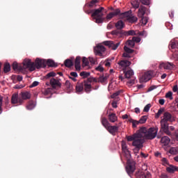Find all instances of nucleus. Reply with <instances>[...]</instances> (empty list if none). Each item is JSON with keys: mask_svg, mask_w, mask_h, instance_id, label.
<instances>
[{"mask_svg": "<svg viewBox=\"0 0 178 178\" xmlns=\"http://www.w3.org/2000/svg\"><path fill=\"white\" fill-rule=\"evenodd\" d=\"M75 90H76V92H81L83 90H84V88L81 83H78L75 88Z\"/></svg>", "mask_w": 178, "mask_h": 178, "instance_id": "nucleus-36", "label": "nucleus"}, {"mask_svg": "<svg viewBox=\"0 0 178 178\" xmlns=\"http://www.w3.org/2000/svg\"><path fill=\"white\" fill-rule=\"evenodd\" d=\"M145 33V31H143V32L137 31L136 33L137 35H139V36H144Z\"/></svg>", "mask_w": 178, "mask_h": 178, "instance_id": "nucleus-64", "label": "nucleus"}, {"mask_svg": "<svg viewBox=\"0 0 178 178\" xmlns=\"http://www.w3.org/2000/svg\"><path fill=\"white\" fill-rule=\"evenodd\" d=\"M24 101L19 96L17 92H15L11 97V104H23Z\"/></svg>", "mask_w": 178, "mask_h": 178, "instance_id": "nucleus-8", "label": "nucleus"}, {"mask_svg": "<svg viewBox=\"0 0 178 178\" xmlns=\"http://www.w3.org/2000/svg\"><path fill=\"white\" fill-rule=\"evenodd\" d=\"M121 15L123 16V17H127V20L129 22V23H135L137 22V17L136 16L130 15V13L129 12H125Z\"/></svg>", "mask_w": 178, "mask_h": 178, "instance_id": "nucleus-13", "label": "nucleus"}, {"mask_svg": "<svg viewBox=\"0 0 178 178\" xmlns=\"http://www.w3.org/2000/svg\"><path fill=\"white\" fill-rule=\"evenodd\" d=\"M159 68H164L166 70H172L175 68V65L170 62L162 63L159 65Z\"/></svg>", "mask_w": 178, "mask_h": 178, "instance_id": "nucleus-16", "label": "nucleus"}, {"mask_svg": "<svg viewBox=\"0 0 178 178\" xmlns=\"http://www.w3.org/2000/svg\"><path fill=\"white\" fill-rule=\"evenodd\" d=\"M135 43L136 42L134 41L129 40L128 42H127V45H128L129 47H134Z\"/></svg>", "mask_w": 178, "mask_h": 178, "instance_id": "nucleus-49", "label": "nucleus"}, {"mask_svg": "<svg viewBox=\"0 0 178 178\" xmlns=\"http://www.w3.org/2000/svg\"><path fill=\"white\" fill-rule=\"evenodd\" d=\"M31 64H33L34 70H35V68L37 70H39L42 67H46L45 60L40 59V58H36L35 62L31 61Z\"/></svg>", "mask_w": 178, "mask_h": 178, "instance_id": "nucleus-7", "label": "nucleus"}, {"mask_svg": "<svg viewBox=\"0 0 178 178\" xmlns=\"http://www.w3.org/2000/svg\"><path fill=\"white\" fill-rule=\"evenodd\" d=\"M131 5L134 8H139V3L136 0L131 1Z\"/></svg>", "mask_w": 178, "mask_h": 178, "instance_id": "nucleus-47", "label": "nucleus"}, {"mask_svg": "<svg viewBox=\"0 0 178 178\" xmlns=\"http://www.w3.org/2000/svg\"><path fill=\"white\" fill-rule=\"evenodd\" d=\"M123 72H124V74H125L126 79H131L134 74V71L131 70H129L128 71H126V70H124Z\"/></svg>", "mask_w": 178, "mask_h": 178, "instance_id": "nucleus-27", "label": "nucleus"}, {"mask_svg": "<svg viewBox=\"0 0 178 178\" xmlns=\"http://www.w3.org/2000/svg\"><path fill=\"white\" fill-rule=\"evenodd\" d=\"M127 140L132 141V146L135 147L137 151H139L144 147L145 139L141 135H134L127 136Z\"/></svg>", "mask_w": 178, "mask_h": 178, "instance_id": "nucleus-3", "label": "nucleus"}, {"mask_svg": "<svg viewBox=\"0 0 178 178\" xmlns=\"http://www.w3.org/2000/svg\"><path fill=\"white\" fill-rule=\"evenodd\" d=\"M163 112H164L163 108H159L158 113H156V118L158 119L159 118H160L161 115L163 114Z\"/></svg>", "mask_w": 178, "mask_h": 178, "instance_id": "nucleus-45", "label": "nucleus"}, {"mask_svg": "<svg viewBox=\"0 0 178 178\" xmlns=\"http://www.w3.org/2000/svg\"><path fill=\"white\" fill-rule=\"evenodd\" d=\"M81 61V58L79 56H77L74 60V66L75 70L79 71L81 66H80V62Z\"/></svg>", "mask_w": 178, "mask_h": 178, "instance_id": "nucleus-22", "label": "nucleus"}, {"mask_svg": "<svg viewBox=\"0 0 178 178\" xmlns=\"http://www.w3.org/2000/svg\"><path fill=\"white\" fill-rule=\"evenodd\" d=\"M140 2L143 3V5H149V0H140Z\"/></svg>", "mask_w": 178, "mask_h": 178, "instance_id": "nucleus-57", "label": "nucleus"}, {"mask_svg": "<svg viewBox=\"0 0 178 178\" xmlns=\"http://www.w3.org/2000/svg\"><path fill=\"white\" fill-rule=\"evenodd\" d=\"M108 77H109L108 74H105V76L102 75L101 76H99L98 77L99 83H101L102 84L106 83Z\"/></svg>", "mask_w": 178, "mask_h": 178, "instance_id": "nucleus-25", "label": "nucleus"}, {"mask_svg": "<svg viewBox=\"0 0 178 178\" xmlns=\"http://www.w3.org/2000/svg\"><path fill=\"white\" fill-rule=\"evenodd\" d=\"M122 57L123 58H131V55H130V53H124L122 54Z\"/></svg>", "mask_w": 178, "mask_h": 178, "instance_id": "nucleus-61", "label": "nucleus"}, {"mask_svg": "<svg viewBox=\"0 0 178 178\" xmlns=\"http://www.w3.org/2000/svg\"><path fill=\"white\" fill-rule=\"evenodd\" d=\"M65 88L69 91L73 89V86H72L71 83L69 81H65Z\"/></svg>", "mask_w": 178, "mask_h": 178, "instance_id": "nucleus-40", "label": "nucleus"}, {"mask_svg": "<svg viewBox=\"0 0 178 178\" xmlns=\"http://www.w3.org/2000/svg\"><path fill=\"white\" fill-rule=\"evenodd\" d=\"M10 71V65L8 63L4 64L3 72L4 73H8Z\"/></svg>", "mask_w": 178, "mask_h": 178, "instance_id": "nucleus-37", "label": "nucleus"}, {"mask_svg": "<svg viewBox=\"0 0 178 178\" xmlns=\"http://www.w3.org/2000/svg\"><path fill=\"white\" fill-rule=\"evenodd\" d=\"M88 60H90V62L92 64H95L96 63V60L95 58H93L92 57H90L88 58Z\"/></svg>", "mask_w": 178, "mask_h": 178, "instance_id": "nucleus-60", "label": "nucleus"}, {"mask_svg": "<svg viewBox=\"0 0 178 178\" xmlns=\"http://www.w3.org/2000/svg\"><path fill=\"white\" fill-rule=\"evenodd\" d=\"M96 3H97V1H96V0L91 1L90 3V7H93Z\"/></svg>", "mask_w": 178, "mask_h": 178, "instance_id": "nucleus-62", "label": "nucleus"}, {"mask_svg": "<svg viewBox=\"0 0 178 178\" xmlns=\"http://www.w3.org/2000/svg\"><path fill=\"white\" fill-rule=\"evenodd\" d=\"M82 63L85 66H88L89 65V60L86 58L85 57H83L82 58Z\"/></svg>", "mask_w": 178, "mask_h": 178, "instance_id": "nucleus-53", "label": "nucleus"}, {"mask_svg": "<svg viewBox=\"0 0 178 178\" xmlns=\"http://www.w3.org/2000/svg\"><path fill=\"white\" fill-rule=\"evenodd\" d=\"M122 152L124 153V155H125L127 159H128V164L126 166L127 173H128L129 177H131L136 170V163H134V161H129L131 159L130 151H125Z\"/></svg>", "mask_w": 178, "mask_h": 178, "instance_id": "nucleus-5", "label": "nucleus"}, {"mask_svg": "<svg viewBox=\"0 0 178 178\" xmlns=\"http://www.w3.org/2000/svg\"><path fill=\"white\" fill-rule=\"evenodd\" d=\"M158 128L157 127H150L148 129L145 127H142L138 131L136 134H134L135 135L141 136L143 138H145L146 140H153L156 137L158 138V139H160V136L156 134H158Z\"/></svg>", "mask_w": 178, "mask_h": 178, "instance_id": "nucleus-1", "label": "nucleus"}, {"mask_svg": "<svg viewBox=\"0 0 178 178\" xmlns=\"http://www.w3.org/2000/svg\"><path fill=\"white\" fill-rule=\"evenodd\" d=\"M64 66L66 67H71L73 66V61H72L70 59L65 60V61H64Z\"/></svg>", "mask_w": 178, "mask_h": 178, "instance_id": "nucleus-35", "label": "nucleus"}, {"mask_svg": "<svg viewBox=\"0 0 178 178\" xmlns=\"http://www.w3.org/2000/svg\"><path fill=\"white\" fill-rule=\"evenodd\" d=\"M147 115H143L142 117H140V119L139 120V123H140V124H145V122H147Z\"/></svg>", "mask_w": 178, "mask_h": 178, "instance_id": "nucleus-42", "label": "nucleus"}, {"mask_svg": "<svg viewBox=\"0 0 178 178\" xmlns=\"http://www.w3.org/2000/svg\"><path fill=\"white\" fill-rule=\"evenodd\" d=\"M143 78L144 82L149 81L151 79V78H152V72L148 71L147 72L145 73V74H143Z\"/></svg>", "mask_w": 178, "mask_h": 178, "instance_id": "nucleus-21", "label": "nucleus"}, {"mask_svg": "<svg viewBox=\"0 0 178 178\" xmlns=\"http://www.w3.org/2000/svg\"><path fill=\"white\" fill-rule=\"evenodd\" d=\"M24 88V85H16L14 86V88L15 89H22V88Z\"/></svg>", "mask_w": 178, "mask_h": 178, "instance_id": "nucleus-59", "label": "nucleus"}, {"mask_svg": "<svg viewBox=\"0 0 178 178\" xmlns=\"http://www.w3.org/2000/svg\"><path fill=\"white\" fill-rule=\"evenodd\" d=\"M19 97L24 101L28 100L31 98V93L29 92H22L19 93Z\"/></svg>", "mask_w": 178, "mask_h": 178, "instance_id": "nucleus-19", "label": "nucleus"}, {"mask_svg": "<svg viewBox=\"0 0 178 178\" xmlns=\"http://www.w3.org/2000/svg\"><path fill=\"white\" fill-rule=\"evenodd\" d=\"M50 86H51L54 89H58L62 86V83H60L59 80H57L55 78H51V79H50Z\"/></svg>", "mask_w": 178, "mask_h": 178, "instance_id": "nucleus-15", "label": "nucleus"}, {"mask_svg": "<svg viewBox=\"0 0 178 178\" xmlns=\"http://www.w3.org/2000/svg\"><path fill=\"white\" fill-rule=\"evenodd\" d=\"M128 122L129 123H132V128H134V129L136 128L137 125L141 124V123L139 122L138 121L135 120L131 119V118H129Z\"/></svg>", "mask_w": 178, "mask_h": 178, "instance_id": "nucleus-28", "label": "nucleus"}, {"mask_svg": "<svg viewBox=\"0 0 178 178\" xmlns=\"http://www.w3.org/2000/svg\"><path fill=\"white\" fill-rule=\"evenodd\" d=\"M35 102L33 101H30L26 106V108H27L28 111H32L33 108H35Z\"/></svg>", "mask_w": 178, "mask_h": 178, "instance_id": "nucleus-29", "label": "nucleus"}, {"mask_svg": "<svg viewBox=\"0 0 178 178\" xmlns=\"http://www.w3.org/2000/svg\"><path fill=\"white\" fill-rule=\"evenodd\" d=\"M169 153L172 155L178 154V147H171L169 150Z\"/></svg>", "mask_w": 178, "mask_h": 178, "instance_id": "nucleus-38", "label": "nucleus"}, {"mask_svg": "<svg viewBox=\"0 0 178 178\" xmlns=\"http://www.w3.org/2000/svg\"><path fill=\"white\" fill-rule=\"evenodd\" d=\"M166 170L169 173H174L175 172L178 171V168L177 166L170 165L169 167L166 168Z\"/></svg>", "mask_w": 178, "mask_h": 178, "instance_id": "nucleus-24", "label": "nucleus"}, {"mask_svg": "<svg viewBox=\"0 0 178 178\" xmlns=\"http://www.w3.org/2000/svg\"><path fill=\"white\" fill-rule=\"evenodd\" d=\"M104 10V7H99L98 9L93 10L91 16L95 19L97 24H101L104 22V18H103L104 14L102 13Z\"/></svg>", "mask_w": 178, "mask_h": 178, "instance_id": "nucleus-6", "label": "nucleus"}, {"mask_svg": "<svg viewBox=\"0 0 178 178\" xmlns=\"http://www.w3.org/2000/svg\"><path fill=\"white\" fill-rule=\"evenodd\" d=\"M135 82H136L135 79H132L129 80L128 82H127V83L128 84L129 86H132Z\"/></svg>", "mask_w": 178, "mask_h": 178, "instance_id": "nucleus-56", "label": "nucleus"}, {"mask_svg": "<svg viewBox=\"0 0 178 178\" xmlns=\"http://www.w3.org/2000/svg\"><path fill=\"white\" fill-rule=\"evenodd\" d=\"M101 123L104 127L111 126L108 120L105 117H102Z\"/></svg>", "mask_w": 178, "mask_h": 178, "instance_id": "nucleus-30", "label": "nucleus"}, {"mask_svg": "<svg viewBox=\"0 0 178 178\" xmlns=\"http://www.w3.org/2000/svg\"><path fill=\"white\" fill-rule=\"evenodd\" d=\"M104 128L108 131V133H110L111 135L116 136V134L119 132L120 127L115 124L114 126L109 125L105 127Z\"/></svg>", "mask_w": 178, "mask_h": 178, "instance_id": "nucleus-10", "label": "nucleus"}, {"mask_svg": "<svg viewBox=\"0 0 178 178\" xmlns=\"http://www.w3.org/2000/svg\"><path fill=\"white\" fill-rule=\"evenodd\" d=\"M108 120L111 123H115L118 120V117L115 113H110L109 115H108Z\"/></svg>", "mask_w": 178, "mask_h": 178, "instance_id": "nucleus-20", "label": "nucleus"}, {"mask_svg": "<svg viewBox=\"0 0 178 178\" xmlns=\"http://www.w3.org/2000/svg\"><path fill=\"white\" fill-rule=\"evenodd\" d=\"M140 23H142L143 25H147V23L148 22V19L147 17H145L143 16V17H140Z\"/></svg>", "mask_w": 178, "mask_h": 178, "instance_id": "nucleus-46", "label": "nucleus"}, {"mask_svg": "<svg viewBox=\"0 0 178 178\" xmlns=\"http://www.w3.org/2000/svg\"><path fill=\"white\" fill-rule=\"evenodd\" d=\"M103 44L105 46H107L108 47L111 48V49H113L114 51L116 50L119 47V46L120 45V42L116 43L113 41H110V40L104 41L103 42Z\"/></svg>", "mask_w": 178, "mask_h": 178, "instance_id": "nucleus-9", "label": "nucleus"}, {"mask_svg": "<svg viewBox=\"0 0 178 178\" xmlns=\"http://www.w3.org/2000/svg\"><path fill=\"white\" fill-rule=\"evenodd\" d=\"M70 75H71L74 78H76L77 77V73L74 72H72L70 73Z\"/></svg>", "mask_w": 178, "mask_h": 178, "instance_id": "nucleus-63", "label": "nucleus"}, {"mask_svg": "<svg viewBox=\"0 0 178 178\" xmlns=\"http://www.w3.org/2000/svg\"><path fill=\"white\" fill-rule=\"evenodd\" d=\"M91 83H92L91 82H88L87 81H83L80 84H82L85 92L86 93L89 94L90 92H92V86Z\"/></svg>", "mask_w": 178, "mask_h": 178, "instance_id": "nucleus-14", "label": "nucleus"}, {"mask_svg": "<svg viewBox=\"0 0 178 178\" xmlns=\"http://www.w3.org/2000/svg\"><path fill=\"white\" fill-rule=\"evenodd\" d=\"M55 76H56V74L54 72H49V74H47L46 75V78L49 79V78H51V77H54Z\"/></svg>", "mask_w": 178, "mask_h": 178, "instance_id": "nucleus-52", "label": "nucleus"}, {"mask_svg": "<svg viewBox=\"0 0 178 178\" xmlns=\"http://www.w3.org/2000/svg\"><path fill=\"white\" fill-rule=\"evenodd\" d=\"M83 79L88 78L90 76V72H82L79 74Z\"/></svg>", "mask_w": 178, "mask_h": 178, "instance_id": "nucleus-41", "label": "nucleus"}, {"mask_svg": "<svg viewBox=\"0 0 178 178\" xmlns=\"http://www.w3.org/2000/svg\"><path fill=\"white\" fill-rule=\"evenodd\" d=\"M13 70H19V72L24 71L29 69L31 72L35 71V67H33V64H31L30 59H25L22 64H17V62L13 63L12 65Z\"/></svg>", "mask_w": 178, "mask_h": 178, "instance_id": "nucleus-4", "label": "nucleus"}, {"mask_svg": "<svg viewBox=\"0 0 178 178\" xmlns=\"http://www.w3.org/2000/svg\"><path fill=\"white\" fill-rule=\"evenodd\" d=\"M146 10H147V8H145V6H140L138 10V17H144Z\"/></svg>", "mask_w": 178, "mask_h": 178, "instance_id": "nucleus-23", "label": "nucleus"}, {"mask_svg": "<svg viewBox=\"0 0 178 178\" xmlns=\"http://www.w3.org/2000/svg\"><path fill=\"white\" fill-rule=\"evenodd\" d=\"M85 81L90 82V83H92V82L99 83V78L90 77L86 79Z\"/></svg>", "mask_w": 178, "mask_h": 178, "instance_id": "nucleus-39", "label": "nucleus"}, {"mask_svg": "<svg viewBox=\"0 0 178 178\" xmlns=\"http://www.w3.org/2000/svg\"><path fill=\"white\" fill-rule=\"evenodd\" d=\"M111 10H113V12H111L110 13H108L106 15V19L107 20H111L115 17H117L118 15H120V10L119 8L115 9L113 8H111Z\"/></svg>", "mask_w": 178, "mask_h": 178, "instance_id": "nucleus-12", "label": "nucleus"}, {"mask_svg": "<svg viewBox=\"0 0 178 178\" xmlns=\"http://www.w3.org/2000/svg\"><path fill=\"white\" fill-rule=\"evenodd\" d=\"M104 51H106V47L103 45L99 44L94 48V53L95 54V56L102 57Z\"/></svg>", "mask_w": 178, "mask_h": 178, "instance_id": "nucleus-11", "label": "nucleus"}, {"mask_svg": "<svg viewBox=\"0 0 178 178\" xmlns=\"http://www.w3.org/2000/svg\"><path fill=\"white\" fill-rule=\"evenodd\" d=\"M175 121V118L173 115H172L170 113H163V117H162V119L161 120V127L162 131H163V132L168 136L171 135V132H170L168 129L169 123H172Z\"/></svg>", "mask_w": 178, "mask_h": 178, "instance_id": "nucleus-2", "label": "nucleus"}, {"mask_svg": "<svg viewBox=\"0 0 178 178\" xmlns=\"http://www.w3.org/2000/svg\"><path fill=\"white\" fill-rule=\"evenodd\" d=\"M165 97L169 98L170 100H172V92L171 91L167 92L166 95H165Z\"/></svg>", "mask_w": 178, "mask_h": 178, "instance_id": "nucleus-51", "label": "nucleus"}, {"mask_svg": "<svg viewBox=\"0 0 178 178\" xmlns=\"http://www.w3.org/2000/svg\"><path fill=\"white\" fill-rule=\"evenodd\" d=\"M124 51H125V53L127 54H133L134 50L129 48L127 46L124 47Z\"/></svg>", "mask_w": 178, "mask_h": 178, "instance_id": "nucleus-44", "label": "nucleus"}, {"mask_svg": "<svg viewBox=\"0 0 178 178\" xmlns=\"http://www.w3.org/2000/svg\"><path fill=\"white\" fill-rule=\"evenodd\" d=\"M47 66L50 67H57V64L52 60L49 59L47 61Z\"/></svg>", "mask_w": 178, "mask_h": 178, "instance_id": "nucleus-34", "label": "nucleus"}, {"mask_svg": "<svg viewBox=\"0 0 178 178\" xmlns=\"http://www.w3.org/2000/svg\"><path fill=\"white\" fill-rule=\"evenodd\" d=\"M38 84H39V82L33 81V83H31V85L30 86V88H33L37 87Z\"/></svg>", "mask_w": 178, "mask_h": 178, "instance_id": "nucleus-58", "label": "nucleus"}, {"mask_svg": "<svg viewBox=\"0 0 178 178\" xmlns=\"http://www.w3.org/2000/svg\"><path fill=\"white\" fill-rule=\"evenodd\" d=\"M131 64V63L128 60H120V62H118V65H120L123 70H126V69L129 67Z\"/></svg>", "mask_w": 178, "mask_h": 178, "instance_id": "nucleus-17", "label": "nucleus"}, {"mask_svg": "<svg viewBox=\"0 0 178 178\" xmlns=\"http://www.w3.org/2000/svg\"><path fill=\"white\" fill-rule=\"evenodd\" d=\"M121 147H122V152H126V151H129L128 147H127V145L126 144V143L124 141L122 142Z\"/></svg>", "mask_w": 178, "mask_h": 178, "instance_id": "nucleus-43", "label": "nucleus"}, {"mask_svg": "<svg viewBox=\"0 0 178 178\" xmlns=\"http://www.w3.org/2000/svg\"><path fill=\"white\" fill-rule=\"evenodd\" d=\"M51 93V88H47V89H44V90L43 91V94L44 96H48Z\"/></svg>", "mask_w": 178, "mask_h": 178, "instance_id": "nucleus-48", "label": "nucleus"}, {"mask_svg": "<svg viewBox=\"0 0 178 178\" xmlns=\"http://www.w3.org/2000/svg\"><path fill=\"white\" fill-rule=\"evenodd\" d=\"M161 143L163 144L164 146H168L170 143V138L167 136H164L163 138H161Z\"/></svg>", "mask_w": 178, "mask_h": 178, "instance_id": "nucleus-31", "label": "nucleus"}, {"mask_svg": "<svg viewBox=\"0 0 178 178\" xmlns=\"http://www.w3.org/2000/svg\"><path fill=\"white\" fill-rule=\"evenodd\" d=\"M169 47L172 49H175L178 47V42L175 40L170 41V44H169Z\"/></svg>", "mask_w": 178, "mask_h": 178, "instance_id": "nucleus-33", "label": "nucleus"}, {"mask_svg": "<svg viewBox=\"0 0 178 178\" xmlns=\"http://www.w3.org/2000/svg\"><path fill=\"white\" fill-rule=\"evenodd\" d=\"M150 108H151L150 104H146L145 108H143V112L148 113V111H149Z\"/></svg>", "mask_w": 178, "mask_h": 178, "instance_id": "nucleus-50", "label": "nucleus"}, {"mask_svg": "<svg viewBox=\"0 0 178 178\" xmlns=\"http://www.w3.org/2000/svg\"><path fill=\"white\" fill-rule=\"evenodd\" d=\"M131 40L135 42L136 43H139L141 41V38L139 37H134Z\"/></svg>", "mask_w": 178, "mask_h": 178, "instance_id": "nucleus-54", "label": "nucleus"}, {"mask_svg": "<svg viewBox=\"0 0 178 178\" xmlns=\"http://www.w3.org/2000/svg\"><path fill=\"white\" fill-rule=\"evenodd\" d=\"M137 31L134 30H129V31H124V35L129 36V35H137Z\"/></svg>", "mask_w": 178, "mask_h": 178, "instance_id": "nucleus-32", "label": "nucleus"}, {"mask_svg": "<svg viewBox=\"0 0 178 178\" xmlns=\"http://www.w3.org/2000/svg\"><path fill=\"white\" fill-rule=\"evenodd\" d=\"M111 35L118 37H122L123 35H124V31L122 29H115L111 32Z\"/></svg>", "mask_w": 178, "mask_h": 178, "instance_id": "nucleus-18", "label": "nucleus"}, {"mask_svg": "<svg viewBox=\"0 0 178 178\" xmlns=\"http://www.w3.org/2000/svg\"><path fill=\"white\" fill-rule=\"evenodd\" d=\"M95 70L98 71V72H103L104 71V69L103 66H102L99 64V66L95 68Z\"/></svg>", "mask_w": 178, "mask_h": 178, "instance_id": "nucleus-55", "label": "nucleus"}, {"mask_svg": "<svg viewBox=\"0 0 178 178\" xmlns=\"http://www.w3.org/2000/svg\"><path fill=\"white\" fill-rule=\"evenodd\" d=\"M125 24L122 20L118 21L117 23L115 24V26L118 30H122L124 28Z\"/></svg>", "mask_w": 178, "mask_h": 178, "instance_id": "nucleus-26", "label": "nucleus"}]
</instances>
